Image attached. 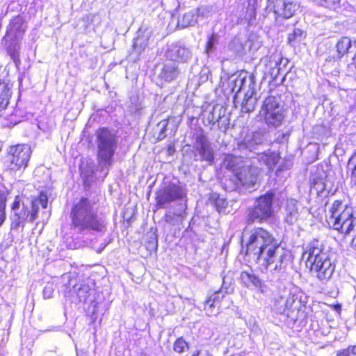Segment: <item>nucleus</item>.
I'll use <instances>...</instances> for the list:
<instances>
[{"mask_svg": "<svg viewBox=\"0 0 356 356\" xmlns=\"http://www.w3.org/2000/svg\"><path fill=\"white\" fill-rule=\"evenodd\" d=\"M249 261H254L270 273H283L287 266V251L267 230L257 227L243 236Z\"/></svg>", "mask_w": 356, "mask_h": 356, "instance_id": "1", "label": "nucleus"}, {"mask_svg": "<svg viewBox=\"0 0 356 356\" xmlns=\"http://www.w3.org/2000/svg\"><path fill=\"white\" fill-rule=\"evenodd\" d=\"M70 217L72 227L77 233L87 234L90 231L102 232L105 230V221L98 217L94 210V204L86 197H82L74 204Z\"/></svg>", "mask_w": 356, "mask_h": 356, "instance_id": "2", "label": "nucleus"}, {"mask_svg": "<svg viewBox=\"0 0 356 356\" xmlns=\"http://www.w3.org/2000/svg\"><path fill=\"white\" fill-rule=\"evenodd\" d=\"M327 222L334 229L343 234H348L356 229L353 208L339 200L332 203Z\"/></svg>", "mask_w": 356, "mask_h": 356, "instance_id": "3", "label": "nucleus"}, {"mask_svg": "<svg viewBox=\"0 0 356 356\" xmlns=\"http://www.w3.org/2000/svg\"><path fill=\"white\" fill-rule=\"evenodd\" d=\"M96 136L99 168L108 169L113 163V156L117 149L116 136L106 128L99 129Z\"/></svg>", "mask_w": 356, "mask_h": 356, "instance_id": "4", "label": "nucleus"}, {"mask_svg": "<svg viewBox=\"0 0 356 356\" xmlns=\"http://www.w3.org/2000/svg\"><path fill=\"white\" fill-rule=\"evenodd\" d=\"M275 194L272 191L259 196L254 202V206L249 209L247 222L253 223L255 221L262 222L270 218L274 213L273 204Z\"/></svg>", "mask_w": 356, "mask_h": 356, "instance_id": "5", "label": "nucleus"}, {"mask_svg": "<svg viewBox=\"0 0 356 356\" xmlns=\"http://www.w3.org/2000/svg\"><path fill=\"white\" fill-rule=\"evenodd\" d=\"M261 114L264 116L267 124L275 127L280 126L285 115L280 98L275 96L266 97L261 106Z\"/></svg>", "mask_w": 356, "mask_h": 356, "instance_id": "6", "label": "nucleus"}, {"mask_svg": "<svg viewBox=\"0 0 356 356\" xmlns=\"http://www.w3.org/2000/svg\"><path fill=\"white\" fill-rule=\"evenodd\" d=\"M31 154L29 145L23 144L13 146L10 148L6 159V166L11 171L19 170L25 168Z\"/></svg>", "mask_w": 356, "mask_h": 356, "instance_id": "7", "label": "nucleus"}, {"mask_svg": "<svg viewBox=\"0 0 356 356\" xmlns=\"http://www.w3.org/2000/svg\"><path fill=\"white\" fill-rule=\"evenodd\" d=\"M186 195V190L179 183H170L159 190L156 195V203L164 207L177 200H182Z\"/></svg>", "mask_w": 356, "mask_h": 356, "instance_id": "8", "label": "nucleus"}, {"mask_svg": "<svg viewBox=\"0 0 356 356\" xmlns=\"http://www.w3.org/2000/svg\"><path fill=\"white\" fill-rule=\"evenodd\" d=\"M309 266L311 272L322 283H326L331 279L336 265L334 261L328 256L321 261H317Z\"/></svg>", "mask_w": 356, "mask_h": 356, "instance_id": "9", "label": "nucleus"}, {"mask_svg": "<svg viewBox=\"0 0 356 356\" xmlns=\"http://www.w3.org/2000/svg\"><path fill=\"white\" fill-rule=\"evenodd\" d=\"M192 51L186 45L180 42L169 44L165 52V57L170 60L186 63L192 58Z\"/></svg>", "mask_w": 356, "mask_h": 356, "instance_id": "10", "label": "nucleus"}, {"mask_svg": "<svg viewBox=\"0 0 356 356\" xmlns=\"http://www.w3.org/2000/svg\"><path fill=\"white\" fill-rule=\"evenodd\" d=\"M328 256L329 254L324 251L322 243L317 239L312 240L303 252V257L306 258L307 265L309 266Z\"/></svg>", "mask_w": 356, "mask_h": 356, "instance_id": "11", "label": "nucleus"}, {"mask_svg": "<svg viewBox=\"0 0 356 356\" xmlns=\"http://www.w3.org/2000/svg\"><path fill=\"white\" fill-rule=\"evenodd\" d=\"M241 284L250 289H257L261 293H266L268 288L265 283L252 270H243L241 273Z\"/></svg>", "mask_w": 356, "mask_h": 356, "instance_id": "12", "label": "nucleus"}, {"mask_svg": "<svg viewBox=\"0 0 356 356\" xmlns=\"http://www.w3.org/2000/svg\"><path fill=\"white\" fill-rule=\"evenodd\" d=\"M236 172L242 186L250 187L257 182L260 170L258 167L245 163Z\"/></svg>", "mask_w": 356, "mask_h": 356, "instance_id": "13", "label": "nucleus"}, {"mask_svg": "<svg viewBox=\"0 0 356 356\" xmlns=\"http://www.w3.org/2000/svg\"><path fill=\"white\" fill-rule=\"evenodd\" d=\"M194 148L199 154L202 160L211 163L213 161V151L207 138L203 134H197L194 143Z\"/></svg>", "mask_w": 356, "mask_h": 356, "instance_id": "14", "label": "nucleus"}, {"mask_svg": "<svg viewBox=\"0 0 356 356\" xmlns=\"http://www.w3.org/2000/svg\"><path fill=\"white\" fill-rule=\"evenodd\" d=\"M300 6L296 0H276L274 12L277 16L288 19L293 17Z\"/></svg>", "mask_w": 356, "mask_h": 356, "instance_id": "15", "label": "nucleus"}, {"mask_svg": "<svg viewBox=\"0 0 356 356\" xmlns=\"http://www.w3.org/2000/svg\"><path fill=\"white\" fill-rule=\"evenodd\" d=\"M266 140L265 134L263 131H255L247 134L242 142L238 144L240 149H248L250 152L255 151L259 146Z\"/></svg>", "mask_w": 356, "mask_h": 356, "instance_id": "16", "label": "nucleus"}, {"mask_svg": "<svg viewBox=\"0 0 356 356\" xmlns=\"http://www.w3.org/2000/svg\"><path fill=\"white\" fill-rule=\"evenodd\" d=\"M285 291L286 298L287 300V307L289 317L295 312H298L302 305V293L297 289H293L289 291Z\"/></svg>", "mask_w": 356, "mask_h": 356, "instance_id": "17", "label": "nucleus"}, {"mask_svg": "<svg viewBox=\"0 0 356 356\" xmlns=\"http://www.w3.org/2000/svg\"><path fill=\"white\" fill-rule=\"evenodd\" d=\"M254 85L252 76L242 77L239 75L233 81L232 91L235 92V95L241 91L245 93L247 90H254Z\"/></svg>", "mask_w": 356, "mask_h": 356, "instance_id": "18", "label": "nucleus"}, {"mask_svg": "<svg viewBox=\"0 0 356 356\" xmlns=\"http://www.w3.org/2000/svg\"><path fill=\"white\" fill-rule=\"evenodd\" d=\"M299 217L298 202L294 199L287 200L284 208V220L289 225L295 223Z\"/></svg>", "mask_w": 356, "mask_h": 356, "instance_id": "19", "label": "nucleus"}, {"mask_svg": "<svg viewBox=\"0 0 356 356\" xmlns=\"http://www.w3.org/2000/svg\"><path fill=\"white\" fill-rule=\"evenodd\" d=\"M179 74L178 67L175 63H168L164 64L159 74V77L166 82L175 79Z\"/></svg>", "mask_w": 356, "mask_h": 356, "instance_id": "20", "label": "nucleus"}, {"mask_svg": "<svg viewBox=\"0 0 356 356\" xmlns=\"http://www.w3.org/2000/svg\"><path fill=\"white\" fill-rule=\"evenodd\" d=\"M26 30V25L22 18L17 16L12 19L8 26L7 33L13 34L15 37L20 36Z\"/></svg>", "mask_w": 356, "mask_h": 356, "instance_id": "21", "label": "nucleus"}, {"mask_svg": "<svg viewBox=\"0 0 356 356\" xmlns=\"http://www.w3.org/2000/svg\"><path fill=\"white\" fill-rule=\"evenodd\" d=\"M13 215L10 217L11 219V227L13 229H17L21 224L28 220L29 216V211L27 210L26 206L13 211Z\"/></svg>", "mask_w": 356, "mask_h": 356, "instance_id": "22", "label": "nucleus"}, {"mask_svg": "<svg viewBox=\"0 0 356 356\" xmlns=\"http://www.w3.org/2000/svg\"><path fill=\"white\" fill-rule=\"evenodd\" d=\"M273 308L277 314H284L289 317L285 291H283L274 298Z\"/></svg>", "mask_w": 356, "mask_h": 356, "instance_id": "23", "label": "nucleus"}, {"mask_svg": "<svg viewBox=\"0 0 356 356\" xmlns=\"http://www.w3.org/2000/svg\"><path fill=\"white\" fill-rule=\"evenodd\" d=\"M245 163L241 156H236L232 154L227 155L223 160V165L227 169L232 170L233 173H236L241 168V165Z\"/></svg>", "mask_w": 356, "mask_h": 356, "instance_id": "24", "label": "nucleus"}, {"mask_svg": "<svg viewBox=\"0 0 356 356\" xmlns=\"http://www.w3.org/2000/svg\"><path fill=\"white\" fill-rule=\"evenodd\" d=\"M338 58L342 57L348 52L350 49H356V41L352 43L350 39L347 37L341 38L336 44Z\"/></svg>", "mask_w": 356, "mask_h": 356, "instance_id": "25", "label": "nucleus"}, {"mask_svg": "<svg viewBox=\"0 0 356 356\" xmlns=\"http://www.w3.org/2000/svg\"><path fill=\"white\" fill-rule=\"evenodd\" d=\"M197 12L195 10H192L184 13L178 19L177 26L181 28L193 26L197 23Z\"/></svg>", "mask_w": 356, "mask_h": 356, "instance_id": "26", "label": "nucleus"}, {"mask_svg": "<svg viewBox=\"0 0 356 356\" xmlns=\"http://www.w3.org/2000/svg\"><path fill=\"white\" fill-rule=\"evenodd\" d=\"M11 97V90L4 82L0 81V113L4 111Z\"/></svg>", "mask_w": 356, "mask_h": 356, "instance_id": "27", "label": "nucleus"}, {"mask_svg": "<svg viewBox=\"0 0 356 356\" xmlns=\"http://www.w3.org/2000/svg\"><path fill=\"white\" fill-rule=\"evenodd\" d=\"M257 159L261 165H265L269 170H271L278 162L279 158L276 154L270 152L258 154Z\"/></svg>", "mask_w": 356, "mask_h": 356, "instance_id": "28", "label": "nucleus"}, {"mask_svg": "<svg viewBox=\"0 0 356 356\" xmlns=\"http://www.w3.org/2000/svg\"><path fill=\"white\" fill-rule=\"evenodd\" d=\"M221 291V290L216 291L211 294L207 300H205L204 303V309L209 316L213 314V308L215 307V305L219 303L223 298V295L220 296Z\"/></svg>", "mask_w": 356, "mask_h": 356, "instance_id": "29", "label": "nucleus"}, {"mask_svg": "<svg viewBox=\"0 0 356 356\" xmlns=\"http://www.w3.org/2000/svg\"><path fill=\"white\" fill-rule=\"evenodd\" d=\"M254 90H247L244 93V99L242 102V110L248 113L252 111L256 104V99L252 97Z\"/></svg>", "mask_w": 356, "mask_h": 356, "instance_id": "30", "label": "nucleus"}, {"mask_svg": "<svg viewBox=\"0 0 356 356\" xmlns=\"http://www.w3.org/2000/svg\"><path fill=\"white\" fill-rule=\"evenodd\" d=\"M222 184L227 191H233L236 190L242 186L238 176L236 173H233L232 175H230L229 178H225L222 181Z\"/></svg>", "mask_w": 356, "mask_h": 356, "instance_id": "31", "label": "nucleus"}, {"mask_svg": "<svg viewBox=\"0 0 356 356\" xmlns=\"http://www.w3.org/2000/svg\"><path fill=\"white\" fill-rule=\"evenodd\" d=\"M305 38V34L302 30L300 29H295L292 33H290L288 36V42L291 46H296L300 42Z\"/></svg>", "mask_w": 356, "mask_h": 356, "instance_id": "32", "label": "nucleus"}, {"mask_svg": "<svg viewBox=\"0 0 356 356\" xmlns=\"http://www.w3.org/2000/svg\"><path fill=\"white\" fill-rule=\"evenodd\" d=\"M81 176L82 177L85 183L90 182L93 179L94 169L92 165H80Z\"/></svg>", "mask_w": 356, "mask_h": 356, "instance_id": "33", "label": "nucleus"}, {"mask_svg": "<svg viewBox=\"0 0 356 356\" xmlns=\"http://www.w3.org/2000/svg\"><path fill=\"white\" fill-rule=\"evenodd\" d=\"M165 221L171 225H178L183 222L184 220L181 219V215H176L172 211H168L165 215Z\"/></svg>", "mask_w": 356, "mask_h": 356, "instance_id": "34", "label": "nucleus"}, {"mask_svg": "<svg viewBox=\"0 0 356 356\" xmlns=\"http://www.w3.org/2000/svg\"><path fill=\"white\" fill-rule=\"evenodd\" d=\"M212 199L213 200V204L216 210L219 213L225 211V209L227 205V202L225 199L220 197V195L217 194H213L212 195Z\"/></svg>", "mask_w": 356, "mask_h": 356, "instance_id": "35", "label": "nucleus"}, {"mask_svg": "<svg viewBox=\"0 0 356 356\" xmlns=\"http://www.w3.org/2000/svg\"><path fill=\"white\" fill-rule=\"evenodd\" d=\"M197 12V17L203 19H207L211 16L213 13V8L211 6L204 5L201 6L197 9H195Z\"/></svg>", "mask_w": 356, "mask_h": 356, "instance_id": "36", "label": "nucleus"}, {"mask_svg": "<svg viewBox=\"0 0 356 356\" xmlns=\"http://www.w3.org/2000/svg\"><path fill=\"white\" fill-rule=\"evenodd\" d=\"M347 167L351 171L352 181L356 184V152L349 159Z\"/></svg>", "mask_w": 356, "mask_h": 356, "instance_id": "37", "label": "nucleus"}, {"mask_svg": "<svg viewBox=\"0 0 356 356\" xmlns=\"http://www.w3.org/2000/svg\"><path fill=\"white\" fill-rule=\"evenodd\" d=\"M189 348L186 341L182 338H178L174 343L173 349L178 353H181Z\"/></svg>", "mask_w": 356, "mask_h": 356, "instance_id": "38", "label": "nucleus"}, {"mask_svg": "<svg viewBox=\"0 0 356 356\" xmlns=\"http://www.w3.org/2000/svg\"><path fill=\"white\" fill-rule=\"evenodd\" d=\"M90 289L87 284H81L76 294L80 301H85L89 296Z\"/></svg>", "mask_w": 356, "mask_h": 356, "instance_id": "39", "label": "nucleus"}, {"mask_svg": "<svg viewBox=\"0 0 356 356\" xmlns=\"http://www.w3.org/2000/svg\"><path fill=\"white\" fill-rule=\"evenodd\" d=\"M6 197L3 193H0V226L6 219Z\"/></svg>", "mask_w": 356, "mask_h": 356, "instance_id": "40", "label": "nucleus"}, {"mask_svg": "<svg viewBox=\"0 0 356 356\" xmlns=\"http://www.w3.org/2000/svg\"><path fill=\"white\" fill-rule=\"evenodd\" d=\"M219 37L218 34L213 33L209 38L206 45V51L207 54L212 52L216 44L218 43Z\"/></svg>", "mask_w": 356, "mask_h": 356, "instance_id": "41", "label": "nucleus"}, {"mask_svg": "<svg viewBox=\"0 0 356 356\" xmlns=\"http://www.w3.org/2000/svg\"><path fill=\"white\" fill-rule=\"evenodd\" d=\"M336 356H356V345H350L346 348L338 350Z\"/></svg>", "mask_w": 356, "mask_h": 356, "instance_id": "42", "label": "nucleus"}, {"mask_svg": "<svg viewBox=\"0 0 356 356\" xmlns=\"http://www.w3.org/2000/svg\"><path fill=\"white\" fill-rule=\"evenodd\" d=\"M146 46V41L143 40L142 38H136L133 44V48L138 54H141Z\"/></svg>", "mask_w": 356, "mask_h": 356, "instance_id": "43", "label": "nucleus"}, {"mask_svg": "<svg viewBox=\"0 0 356 356\" xmlns=\"http://www.w3.org/2000/svg\"><path fill=\"white\" fill-rule=\"evenodd\" d=\"M33 203L34 207H39V204H40L42 208L46 209L48 204V197L47 195L41 193L38 198L33 200Z\"/></svg>", "mask_w": 356, "mask_h": 356, "instance_id": "44", "label": "nucleus"}, {"mask_svg": "<svg viewBox=\"0 0 356 356\" xmlns=\"http://www.w3.org/2000/svg\"><path fill=\"white\" fill-rule=\"evenodd\" d=\"M232 284V278L228 275H225L222 278V284L221 291L224 290L225 293H228L232 291L231 287Z\"/></svg>", "mask_w": 356, "mask_h": 356, "instance_id": "45", "label": "nucleus"}, {"mask_svg": "<svg viewBox=\"0 0 356 356\" xmlns=\"http://www.w3.org/2000/svg\"><path fill=\"white\" fill-rule=\"evenodd\" d=\"M186 209L187 205L186 203H179L172 211L176 215H181V219L184 220L187 215Z\"/></svg>", "mask_w": 356, "mask_h": 356, "instance_id": "46", "label": "nucleus"}, {"mask_svg": "<svg viewBox=\"0 0 356 356\" xmlns=\"http://www.w3.org/2000/svg\"><path fill=\"white\" fill-rule=\"evenodd\" d=\"M341 0H321V4L330 9L336 10L339 7Z\"/></svg>", "mask_w": 356, "mask_h": 356, "instance_id": "47", "label": "nucleus"}, {"mask_svg": "<svg viewBox=\"0 0 356 356\" xmlns=\"http://www.w3.org/2000/svg\"><path fill=\"white\" fill-rule=\"evenodd\" d=\"M25 206L24 203L22 201V197L19 195H17L11 205V210L12 212L15 210H19V209L22 208V207Z\"/></svg>", "mask_w": 356, "mask_h": 356, "instance_id": "48", "label": "nucleus"}, {"mask_svg": "<svg viewBox=\"0 0 356 356\" xmlns=\"http://www.w3.org/2000/svg\"><path fill=\"white\" fill-rule=\"evenodd\" d=\"M279 61H281V60L280 58L275 59V58H274L273 61V60L270 61V65H274L272 67L271 72H270V74L272 76L277 77V76L279 74L280 70V68L279 67V65H280Z\"/></svg>", "mask_w": 356, "mask_h": 356, "instance_id": "49", "label": "nucleus"}, {"mask_svg": "<svg viewBox=\"0 0 356 356\" xmlns=\"http://www.w3.org/2000/svg\"><path fill=\"white\" fill-rule=\"evenodd\" d=\"M38 209L39 207H34L33 203L32 202V209L31 211L29 212V216L28 218L29 222H32L38 218Z\"/></svg>", "mask_w": 356, "mask_h": 356, "instance_id": "50", "label": "nucleus"}, {"mask_svg": "<svg viewBox=\"0 0 356 356\" xmlns=\"http://www.w3.org/2000/svg\"><path fill=\"white\" fill-rule=\"evenodd\" d=\"M54 292L51 285H47L43 290V295L45 298H49L51 297Z\"/></svg>", "mask_w": 356, "mask_h": 356, "instance_id": "51", "label": "nucleus"}, {"mask_svg": "<svg viewBox=\"0 0 356 356\" xmlns=\"http://www.w3.org/2000/svg\"><path fill=\"white\" fill-rule=\"evenodd\" d=\"M191 356H211L207 350H196L193 352Z\"/></svg>", "mask_w": 356, "mask_h": 356, "instance_id": "52", "label": "nucleus"}, {"mask_svg": "<svg viewBox=\"0 0 356 356\" xmlns=\"http://www.w3.org/2000/svg\"><path fill=\"white\" fill-rule=\"evenodd\" d=\"M208 120L209 121V122H212L213 124H214V118H213V113H211L209 116H208Z\"/></svg>", "mask_w": 356, "mask_h": 356, "instance_id": "53", "label": "nucleus"}, {"mask_svg": "<svg viewBox=\"0 0 356 356\" xmlns=\"http://www.w3.org/2000/svg\"><path fill=\"white\" fill-rule=\"evenodd\" d=\"M352 245L355 249H356V236L352 240Z\"/></svg>", "mask_w": 356, "mask_h": 356, "instance_id": "54", "label": "nucleus"}, {"mask_svg": "<svg viewBox=\"0 0 356 356\" xmlns=\"http://www.w3.org/2000/svg\"><path fill=\"white\" fill-rule=\"evenodd\" d=\"M220 116H218V119H216V121H218V119H220Z\"/></svg>", "mask_w": 356, "mask_h": 356, "instance_id": "55", "label": "nucleus"}, {"mask_svg": "<svg viewBox=\"0 0 356 356\" xmlns=\"http://www.w3.org/2000/svg\"><path fill=\"white\" fill-rule=\"evenodd\" d=\"M220 116H218V119H216V121H218V119H220Z\"/></svg>", "mask_w": 356, "mask_h": 356, "instance_id": "56", "label": "nucleus"}, {"mask_svg": "<svg viewBox=\"0 0 356 356\" xmlns=\"http://www.w3.org/2000/svg\"><path fill=\"white\" fill-rule=\"evenodd\" d=\"M220 116H218V119H216V121H218V119H220Z\"/></svg>", "mask_w": 356, "mask_h": 356, "instance_id": "57", "label": "nucleus"}]
</instances>
